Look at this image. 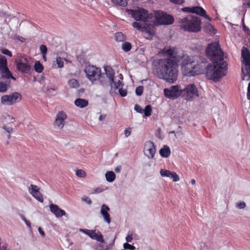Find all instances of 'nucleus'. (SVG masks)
Returning <instances> with one entry per match:
<instances>
[{"mask_svg": "<svg viewBox=\"0 0 250 250\" xmlns=\"http://www.w3.org/2000/svg\"><path fill=\"white\" fill-rule=\"evenodd\" d=\"M165 56L170 57L174 61H181V65L183 74L190 77L199 75L202 73L201 64L198 63V57L188 56L182 52H178L175 47L166 46L162 50Z\"/></svg>", "mask_w": 250, "mask_h": 250, "instance_id": "nucleus-1", "label": "nucleus"}, {"mask_svg": "<svg viewBox=\"0 0 250 250\" xmlns=\"http://www.w3.org/2000/svg\"><path fill=\"white\" fill-rule=\"evenodd\" d=\"M171 59H161L153 62V71L160 79L173 83L177 79V63Z\"/></svg>", "mask_w": 250, "mask_h": 250, "instance_id": "nucleus-2", "label": "nucleus"}, {"mask_svg": "<svg viewBox=\"0 0 250 250\" xmlns=\"http://www.w3.org/2000/svg\"><path fill=\"white\" fill-rule=\"evenodd\" d=\"M227 65L225 61L214 62H212V64H209L206 68L207 78L215 82L219 81L226 75Z\"/></svg>", "mask_w": 250, "mask_h": 250, "instance_id": "nucleus-3", "label": "nucleus"}, {"mask_svg": "<svg viewBox=\"0 0 250 250\" xmlns=\"http://www.w3.org/2000/svg\"><path fill=\"white\" fill-rule=\"evenodd\" d=\"M181 28L185 31L197 32L201 30V21L197 17L188 15L179 19Z\"/></svg>", "mask_w": 250, "mask_h": 250, "instance_id": "nucleus-4", "label": "nucleus"}, {"mask_svg": "<svg viewBox=\"0 0 250 250\" xmlns=\"http://www.w3.org/2000/svg\"><path fill=\"white\" fill-rule=\"evenodd\" d=\"M206 54L212 62L224 61V53L218 42L209 44L206 49Z\"/></svg>", "mask_w": 250, "mask_h": 250, "instance_id": "nucleus-5", "label": "nucleus"}, {"mask_svg": "<svg viewBox=\"0 0 250 250\" xmlns=\"http://www.w3.org/2000/svg\"><path fill=\"white\" fill-rule=\"evenodd\" d=\"M242 79L248 81L250 79V53L246 47L242 49Z\"/></svg>", "mask_w": 250, "mask_h": 250, "instance_id": "nucleus-6", "label": "nucleus"}, {"mask_svg": "<svg viewBox=\"0 0 250 250\" xmlns=\"http://www.w3.org/2000/svg\"><path fill=\"white\" fill-rule=\"evenodd\" d=\"M127 13L136 21H142L144 22L151 21L153 18V15L151 13H148L147 11L143 8L128 10Z\"/></svg>", "mask_w": 250, "mask_h": 250, "instance_id": "nucleus-7", "label": "nucleus"}, {"mask_svg": "<svg viewBox=\"0 0 250 250\" xmlns=\"http://www.w3.org/2000/svg\"><path fill=\"white\" fill-rule=\"evenodd\" d=\"M89 237L94 240H96L101 243L99 244L98 249L99 250H110L114 244L115 237L108 245H105L103 236L101 232L97 230H92Z\"/></svg>", "mask_w": 250, "mask_h": 250, "instance_id": "nucleus-8", "label": "nucleus"}, {"mask_svg": "<svg viewBox=\"0 0 250 250\" xmlns=\"http://www.w3.org/2000/svg\"><path fill=\"white\" fill-rule=\"evenodd\" d=\"M151 21L156 25H168L173 23L174 19L172 16L168 15L164 12L157 11L155 12Z\"/></svg>", "mask_w": 250, "mask_h": 250, "instance_id": "nucleus-9", "label": "nucleus"}, {"mask_svg": "<svg viewBox=\"0 0 250 250\" xmlns=\"http://www.w3.org/2000/svg\"><path fill=\"white\" fill-rule=\"evenodd\" d=\"M15 63L19 71L25 74L30 73L31 69L30 63L29 59L25 55H20L19 59L15 61Z\"/></svg>", "mask_w": 250, "mask_h": 250, "instance_id": "nucleus-10", "label": "nucleus"}, {"mask_svg": "<svg viewBox=\"0 0 250 250\" xmlns=\"http://www.w3.org/2000/svg\"><path fill=\"white\" fill-rule=\"evenodd\" d=\"M84 71L86 77L92 83L98 80L101 75V69L94 65L86 66Z\"/></svg>", "mask_w": 250, "mask_h": 250, "instance_id": "nucleus-11", "label": "nucleus"}, {"mask_svg": "<svg viewBox=\"0 0 250 250\" xmlns=\"http://www.w3.org/2000/svg\"><path fill=\"white\" fill-rule=\"evenodd\" d=\"M21 99V96L18 92H13L9 95L2 96L0 98L1 104L6 105H11L20 102Z\"/></svg>", "mask_w": 250, "mask_h": 250, "instance_id": "nucleus-12", "label": "nucleus"}, {"mask_svg": "<svg viewBox=\"0 0 250 250\" xmlns=\"http://www.w3.org/2000/svg\"><path fill=\"white\" fill-rule=\"evenodd\" d=\"M164 93L165 96L167 98L176 99L181 95L182 90L179 86L174 85L165 88L164 90Z\"/></svg>", "mask_w": 250, "mask_h": 250, "instance_id": "nucleus-13", "label": "nucleus"}, {"mask_svg": "<svg viewBox=\"0 0 250 250\" xmlns=\"http://www.w3.org/2000/svg\"><path fill=\"white\" fill-rule=\"evenodd\" d=\"M67 116L66 113L63 111H59L56 115L54 126L57 129H62L65 124V120Z\"/></svg>", "mask_w": 250, "mask_h": 250, "instance_id": "nucleus-14", "label": "nucleus"}, {"mask_svg": "<svg viewBox=\"0 0 250 250\" xmlns=\"http://www.w3.org/2000/svg\"><path fill=\"white\" fill-rule=\"evenodd\" d=\"M182 11L185 12L195 13L197 15L203 17L208 21H211L210 18L206 14V11L201 7L194 6L192 7H184L182 9Z\"/></svg>", "mask_w": 250, "mask_h": 250, "instance_id": "nucleus-15", "label": "nucleus"}, {"mask_svg": "<svg viewBox=\"0 0 250 250\" xmlns=\"http://www.w3.org/2000/svg\"><path fill=\"white\" fill-rule=\"evenodd\" d=\"M144 152L149 159L154 158L156 152V146L151 141H146L144 144Z\"/></svg>", "mask_w": 250, "mask_h": 250, "instance_id": "nucleus-16", "label": "nucleus"}, {"mask_svg": "<svg viewBox=\"0 0 250 250\" xmlns=\"http://www.w3.org/2000/svg\"><path fill=\"white\" fill-rule=\"evenodd\" d=\"M28 189L29 193L36 199L41 203L43 202V198L42 193L40 192V188L38 186L31 184Z\"/></svg>", "mask_w": 250, "mask_h": 250, "instance_id": "nucleus-17", "label": "nucleus"}, {"mask_svg": "<svg viewBox=\"0 0 250 250\" xmlns=\"http://www.w3.org/2000/svg\"><path fill=\"white\" fill-rule=\"evenodd\" d=\"M182 92L186 93L187 97L189 98L199 96L197 88L193 83H190L187 85L183 90H182Z\"/></svg>", "mask_w": 250, "mask_h": 250, "instance_id": "nucleus-18", "label": "nucleus"}, {"mask_svg": "<svg viewBox=\"0 0 250 250\" xmlns=\"http://www.w3.org/2000/svg\"><path fill=\"white\" fill-rule=\"evenodd\" d=\"M144 32L146 34V38L148 40L152 39L156 30L154 25L149 23L144 22Z\"/></svg>", "mask_w": 250, "mask_h": 250, "instance_id": "nucleus-19", "label": "nucleus"}, {"mask_svg": "<svg viewBox=\"0 0 250 250\" xmlns=\"http://www.w3.org/2000/svg\"><path fill=\"white\" fill-rule=\"evenodd\" d=\"M109 210V208L106 205L104 204L101 206L100 213L104 218V221L108 224L111 222L110 216L108 212Z\"/></svg>", "mask_w": 250, "mask_h": 250, "instance_id": "nucleus-20", "label": "nucleus"}, {"mask_svg": "<svg viewBox=\"0 0 250 250\" xmlns=\"http://www.w3.org/2000/svg\"><path fill=\"white\" fill-rule=\"evenodd\" d=\"M160 174L162 177H167L171 178L175 182H178L179 180V176L174 172H171L170 171L165 169H161L160 171Z\"/></svg>", "mask_w": 250, "mask_h": 250, "instance_id": "nucleus-21", "label": "nucleus"}, {"mask_svg": "<svg viewBox=\"0 0 250 250\" xmlns=\"http://www.w3.org/2000/svg\"><path fill=\"white\" fill-rule=\"evenodd\" d=\"M51 211L55 214L57 217H61L65 215L66 213L64 210L60 208L58 206L51 204L49 205Z\"/></svg>", "mask_w": 250, "mask_h": 250, "instance_id": "nucleus-22", "label": "nucleus"}, {"mask_svg": "<svg viewBox=\"0 0 250 250\" xmlns=\"http://www.w3.org/2000/svg\"><path fill=\"white\" fill-rule=\"evenodd\" d=\"M0 72L1 78L8 80L11 78L14 80H16V78L12 76V74L9 71L8 67L0 69Z\"/></svg>", "mask_w": 250, "mask_h": 250, "instance_id": "nucleus-23", "label": "nucleus"}, {"mask_svg": "<svg viewBox=\"0 0 250 250\" xmlns=\"http://www.w3.org/2000/svg\"><path fill=\"white\" fill-rule=\"evenodd\" d=\"M104 69L106 76L110 80V85L112 86V83H114V72L113 69L109 66H105Z\"/></svg>", "mask_w": 250, "mask_h": 250, "instance_id": "nucleus-24", "label": "nucleus"}, {"mask_svg": "<svg viewBox=\"0 0 250 250\" xmlns=\"http://www.w3.org/2000/svg\"><path fill=\"white\" fill-rule=\"evenodd\" d=\"M11 82L7 80L5 81L0 82V93L6 92L10 86Z\"/></svg>", "mask_w": 250, "mask_h": 250, "instance_id": "nucleus-25", "label": "nucleus"}, {"mask_svg": "<svg viewBox=\"0 0 250 250\" xmlns=\"http://www.w3.org/2000/svg\"><path fill=\"white\" fill-rule=\"evenodd\" d=\"M159 153L162 157L167 158L170 154V150L168 146L165 145L163 148L160 150Z\"/></svg>", "mask_w": 250, "mask_h": 250, "instance_id": "nucleus-26", "label": "nucleus"}, {"mask_svg": "<svg viewBox=\"0 0 250 250\" xmlns=\"http://www.w3.org/2000/svg\"><path fill=\"white\" fill-rule=\"evenodd\" d=\"M75 105L80 108H84L86 107L88 104V101L85 99H77L75 101Z\"/></svg>", "mask_w": 250, "mask_h": 250, "instance_id": "nucleus-27", "label": "nucleus"}, {"mask_svg": "<svg viewBox=\"0 0 250 250\" xmlns=\"http://www.w3.org/2000/svg\"><path fill=\"white\" fill-rule=\"evenodd\" d=\"M105 176L106 180L109 182H112L116 177V175L113 171L107 172Z\"/></svg>", "mask_w": 250, "mask_h": 250, "instance_id": "nucleus-28", "label": "nucleus"}, {"mask_svg": "<svg viewBox=\"0 0 250 250\" xmlns=\"http://www.w3.org/2000/svg\"><path fill=\"white\" fill-rule=\"evenodd\" d=\"M115 39L117 42H122L126 40V36L121 32L115 34Z\"/></svg>", "mask_w": 250, "mask_h": 250, "instance_id": "nucleus-29", "label": "nucleus"}, {"mask_svg": "<svg viewBox=\"0 0 250 250\" xmlns=\"http://www.w3.org/2000/svg\"><path fill=\"white\" fill-rule=\"evenodd\" d=\"M35 71L38 73H41L43 70V66L39 61H36L34 64Z\"/></svg>", "mask_w": 250, "mask_h": 250, "instance_id": "nucleus-30", "label": "nucleus"}, {"mask_svg": "<svg viewBox=\"0 0 250 250\" xmlns=\"http://www.w3.org/2000/svg\"><path fill=\"white\" fill-rule=\"evenodd\" d=\"M205 30L207 33L211 34H215V30L213 26L209 23H207L206 24Z\"/></svg>", "mask_w": 250, "mask_h": 250, "instance_id": "nucleus-31", "label": "nucleus"}, {"mask_svg": "<svg viewBox=\"0 0 250 250\" xmlns=\"http://www.w3.org/2000/svg\"><path fill=\"white\" fill-rule=\"evenodd\" d=\"M7 61L6 58L2 55H0V69L7 67Z\"/></svg>", "mask_w": 250, "mask_h": 250, "instance_id": "nucleus-32", "label": "nucleus"}, {"mask_svg": "<svg viewBox=\"0 0 250 250\" xmlns=\"http://www.w3.org/2000/svg\"><path fill=\"white\" fill-rule=\"evenodd\" d=\"M119 77L120 78V80H119L117 82H115L114 81V83H112V84H114L115 89H118L120 87H122L124 84L122 82L123 75L121 74H120L119 75Z\"/></svg>", "mask_w": 250, "mask_h": 250, "instance_id": "nucleus-33", "label": "nucleus"}, {"mask_svg": "<svg viewBox=\"0 0 250 250\" xmlns=\"http://www.w3.org/2000/svg\"><path fill=\"white\" fill-rule=\"evenodd\" d=\"M68 84L71 88H78L79 86L78 81L75 79H72L69 80Z\"/></svg>", "mask_w": 250, "mask_h": 250, "instance_id": "nucleus-34", "label": "nucleus"}, {"mask_svg": "<svg viewBox=\"0 0 250 250\" xmlns=\"http://www.w3.org/2000/svg\"><path fill=\"white\" fill-rule=\"evenodd\" d=\"M122 48L125 52H128L131 49V44L129 42H124L122 45Z\"/></svg>", "mask_w": 250, "mask_h": 250, "instance_id": "nucleus-35", "label": "nucleus"}, {"mask_svg": "<svg viewBox=\"0 0 250 250\" xmlns=\"http://www.w3.org/2000/svg\"><path fill=\"white\" fill-rule=\"evenodd\" d=\"M111 1L117 5L125 6L127 5V0H111Z\"/></svg>", "mask_w": 250, "mask_h": 250, "instance_id": "nucleus-36", "label": "nucleus"}, {"mask_svg": "<svg viewBox=\"0 0 250 250\" xmlns=\"http://www.w3.org/2000/svg\"><path fill=\"white\" fill-rule=\"evenodd\" d=\"M152 112V108L150 105H147L145 107V108L143 109V113L145 116L148 117L151 115Z\"/></svg>", "mask_w": 250, "mask_h": 250, "instance_id": "nucleus-37", "label": "nucleus"}, {"mask_svg": "<svg viewBox=\"0 0 250 250\" xmlns=\"http://www.w3.org/2000/svg\"><path fill=\"white\" fill-rule=\"evenodd\" d=\"M132 25L134 28H136L137 30L144 32V24H141L139 22H134L132 23Z\"/></svg>", "mask_w": 250, "mask_h": 250, "instance_id": "nucleus-38", "label": "nucleus"}, {"mask_svg": "<svg viewBox=\"0 0 250 250\" xmlns=\"http://www.w3.org/2000/svg\"><path fill=\"white\" fill-rule=\"evenodd\" d=\"M76 174L78 177H79L81 178H84L86 175L85 172L82 169L77 170L76 171Z\"/></svg>", "mask_w": 250, "mask_h": 250, "instance_id": "nucleus-39", "label": "nucleus"}, {"mask_svg": "<svg viewBox=\"0 0 250 250\" xmlns=\"http://www.w3.org/2000/svg\"><path fill=\"white\" fill-rule=\"evenodd\" d=\"M143 86H139L138 87H137L135 89V93L137 96H141L142 95L143 92Z\"/></svg>", "mask_w": 250, "mask_h": 250, "instance_id": "nucleus-40", "label": "nucleus"}, {"mask_svg": "<svg viewBox=\"0 0 250 250\" xmlns=\"http://www.w3.org/2000/svg\"><path fill=\"white\" fill-rule=\"evenodd\" d=\"M56 63L58 68H62L63 67V62L62 58L57 57L56 59Z\"/></svg>", "mask_w": 250, "mask_h": 250, "instance_id": "nucleus-41", "label": "nucleus"}, {"mask_svg": "<svg viewBox=\"0 0 250 250\" xmlns=\"http://www.w3.org/2000/svg\"><path fill=\"white\" fill-rule=\"evenodd\" d=\"M246 203L243 201L237 202L236 204V207L239 209H243L246 207Z\"/></svg>", "mask_w": 250, "mask_h": 250, "instance_id": "nucleus-42", "label": "nucleus"}, {"mask_svg": "<svg viewBox=\"0 0 250 250\" xmlns=\"http://www.w3.org/2000/svg\"><path fill=\"white\" fill-rule=\"evenodd\" d=\"M123 246L125 249H128L131 250H134L135 249V247L134 246L129 244L127 243H124Z\"/></svg>", "mask_w": 250, "mask_h": 250, "instance_id": "nucleus-43", "label": "nucleus"}, {"mask_svg": "<svg viewBox=\"0 0 250 250\" xmlns=\"http://www.w3.org/2000/svg\"><path fill=\"white\" fill-rule=\"evenodd\" d=\"M2 128L5 130L8 134H11L13 132V128L11 127L7 126L6 125L3 126Z\"/></svg>", "mask_w": 250, "mask_h": 250, "instance_id": "nucleus-44", "label": "nucleus"}, {"mask_svg": "<svg viewBox=\"0 0 250 250\" xmlns=\"http://www.w3.org/2000/svg\"><path fill=\"white\" fill-rule=\"evenodd\" d=\"M40 50L43 56L46 55L47 53V48L44 45H41L40 46Z\"/></svg>", "mask_w": 250, "mask_h": 250, "instance_id": "nucleus-45", "label": "nucleus"}, {"mask_svg": "<svg viewBox=\"0 0 250 250\" xmlns=\"http://www.w3.org/2000/svg\"><path fill=\"white\" fill-rule=\"evenodd\" d=\"M1 52L2 54L7 55L9 57L12 56L11 52L7 49H2L1 50Z\"/></svg>", "mask_w": 250, "mask_h": 250, "instance_id": "nucleus-46", "label": "nucleus"}, {"mask_svg": "<svg viewBox=\"0 0 250 250\" xmlns=\"http://www.w3.org/2000/svg\"><path fill=\"white\" fill-rule=\"evenodd\" d=\"M119 92L121 96L125 97L127 94V91L126 89L120 88L119 90Z\"/></svg>", "mask_w": 250, "mask_h": 250, "instance_id": "nucleus-47", "label": "nucleus"}, {"mask_svg": "<svg viewBox=\"0 0 250 250\" xmlns=\"http://www.w3.org/2000/svg\"><path fill=\"white\" fill-rule=\"evenodd\" d=\"M134 109L138 113H143V109L141 108V107L138 105L136 104L134 107Z\"/></svg>", "mask_w": 250, "mask_h": 250, "instance_id": "nucleus-48", "label": "nucleus"}, {"mask_svg": "<svg viewBox=\"0 0 250 250\" xmlns=\"http://www.w3.org/2000/svg\"><path fill=\"white\" fill-rule=\"evenodd\" d=\"M79 230L80 231L83 232L84 233L88 235L89 236H90V234L92 231V230L82 229H80Z\"/></svg>", "mask_w": 250, "mask_h": 250, "instance_id": "nucleus-49", "label": "nucleus"}, {"mask_svg": "<svg viewBox=\"0 0 250 250\" xmlns=\"http://www.w3.org/2000/svg\"><path fill=\"white\" fill-rule=\"evenodd\" d=\"M133 239V236L131 234L128 233L125 237V240L127 242H131Z\"/></svg>", "mask_w": 250, "mask_h": 250, "instance_id": "nucleus-50", "label": "nucleus"}, {"mask_svg": "<svg viewBox=\"0 0 250 250\" xmlns=\"http://www.w3.org/2000/svg\"><path fill=\"white\" fill-rule=\"evenodd\" d=\"M131 130L130 128H126L125 130L124 133H125V135L126 137H128L131 134Z\"/></svg>", "mask_w": 250, "mask_h": 250, "instance_id": "nucleus-51", "label": "nucleus"}, {"mask_svg": "<svg viewBox=\"0 0 250 250\" xmlns=\"http://www.w3.org/2000/svg\"><path fill=\"white\" fill-rule=\"evenodd\" d=\"M243 29L245 33L249 35L250 37V30L245 25H243Z\"/></svg>", "mask_w": 250, "mask_h": 250, "instance_id": "nucleus-52", "label": "nucleus"}, {"mask_svg": "<svg viewBox=\"0 0 250 250\" xmlns=\"http://www.w3.org/2000/svg\"><path fill=\"white\" fill-rule=\"evenodd\" d=\"M170 1L177 4H182L184 2V0H170Z\"/></svg>", "mask_w": 250, "mask_h": 250, "instance_id": "nucleus-53", "label": "nucleus"}, {"mask_svg": "<svg viewBox=\"0 0 250 250\" xmlns=\"http://www.w3.org/2000/svg\"><path fill=\"white\" fill-rule=\"evenodd\" d=\"M103 191V189L99 187V188H95L94 190V193H99L102 192Z\"/></svg>", "mask_w": 250, "mask_h": 250, "instance_id": "nucleus-54", "label": "nucleus"}, {"mask_svg": "<svg viewBox=\"0 0 250 250\" xmlns=\"http://www.w3.org/2000/svg\"><path fill=\"white\" fill-rule=\"evenodd\" d=\"M243 5L244 6L247 5L250 7V0H243Z\"/></svg>", "mask_w": 250, "mask_h": 250, "instance_id": "nucleus-55", "label": "nucleus"}, {"mask_svg": "<svg viewBox=\"0 0 250 250\" xmlns=\"http://www.w3.org/2000/svg\"><path fill=\"white\" fill-rule=\"evenodd\" d=\"M38 231L40 234L42 236L44 237L45 236V233L44 232L42 229L41 227H39L38 228Z\"/></svg>", "mask_w": 250, "mask_h": 250, "instance_id": "nucleus-56", "label": "nucleus"}, {"mask_svg": "<svg viewBox=\"0 0 250 250\" xmlns=\"http://www.w3.org/2000/svg\"><path fill=\"white\" fill-rule=\"evenodd\" d=\"M247 98L250 100V83L249 84L248 87Z\"/></svg>", "mask_w": 250, "mask_h": 250, "instance_id": "nucleus-57", "label": "nucleus"}, {"mask_svg": "<svg viewBox=\"0 0 250 250\" xmlns=\"http://www.w3.org/2000/svg\"><path fill=\"white\" fill-rule=\"evenodd\" d=\"M106 116V114H103L100 115V116L99 117V120L101 121H104L105 119Z\"/></svg>", "mask_w": 250, "mask_h": 250, "instance_id": "nucleus-58", "label": "nucleus"}, {"mask_svg": "<svg viewBox=\"0 0 250 250\" xmlns=\"http://www.w3.org/2000/svg\"><path fill=\"white\" fill-rule=\"evenodd\" d=\"M121 166H118L115 168V171L117 173H120L121 170Z\"/></svg>", "mask_w": 250, "mask_h": 250, "instance_id": "nucleus-59", "label": "nucleus"}, {"mask_svg": "<svg viewBox=\"0 0 250 250\" xmlns=\"http://www.w3.org/2000/svg\"><path fill=\"white\" fill-rule=\"evenodd\" d=\"M26 225V226L28 227V228H29L30 229H31V223L29 221L26 220L25 222H24Z\"/></svg>", "mask_w": 250, "mask_h": 250, "instance_id": "nucleus-60", "label": "nucleus"}, {"mask_svg": "<svg viewBox=\"0 0 250 250\" xmlns=\"http://www.w3.org/2000/svg\"><path fill=\"white\" fill-rule=\"evenodd\" d=\"M55 90V89L54 88H51V87H47V91L49 92H51L52 91H54Z\"/></svg>", "mask_w": 250, "mask_h": 250, "instance_id": "nucleus-61", "label": "nucleus"}, {"mask_svg": "<svg viewBox=\"0 0 250 250\" xmlns=\"http://www.w3.org/2000/svg\"><path fill=\"white\" fill-rule=\"evenodd\" d=\"M21 219L24 221L25 222L27 219L25 218V217L24 216V215H20Z\"/></svg>", "mask_w": 250, "mask_h": 250, "instance_id": "nucleus-62", "label": "nucleus"}, {"mask_svg": "<svg viewBox=\"0 0 250 250\" xmlns=\"http://www.w3.org/2000/svg\"><path fill=\"white\" fill-rule=\"evenodd\" d=\"M195 183H196V182H195V180L194 179H192V180H191V184L192 185H195Z\"/></svg>", "mask_w": 250, "mask_h": 250, "instance_id": "nucleus-63", "label": "nucleus"}, {"mask_svg": "<svg viewBox=\"0 0 250 250\" xmlns=\"http://www.w3.org/2000/svg\"><path fill=\"white\" fill-rule=\"evenodd\" d=\"M64 61H65L66 62H67L71 63V62L70 61H69V60H67V59H64Z\"/></svg>", "mask_w": 250, "mask_h": 250, "instance_id": "nucleus-64", "label": "nucleus"}]
</instances>
